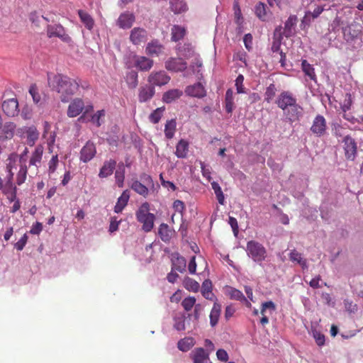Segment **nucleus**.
Segmentation results:
<instances>
[{"mask_svg": "<svg viewBox=\"0 0 363 363\" xmlns=\"http://www.w3.org/2000/svg\"><path fill=\"white\" fill-rule=\"evenodd\" d=\"M131 189L140 196L146 198L148 195L149 190L146 186L143 184L137 179H133L130 185Z\"/></svg>", "mask_w": 363, "mask_h": 363, "instance_id": "c756f323", "label": "nucleus"}, {"mask_svg": "<svg viewBox=\"0 0 363 363\" xmlns=\"http://www.w3.org/2000/svg\"><path fill=\"white\" fill-rule=\"evenodd\" d=\"M211 186L214 191L218 203L223 205L224 203L225 197L220 185L216 182H211Z\"/></svg>", "mask_w": 363, "mask_h": 363, "instance_id": "de8ad7c7", "label": "nucleus"}, {"mask_svg": "<svg viewBox=\"0 0 363 363\" xmlns=\"http://www.w3.org/2000/svg\"><path fill=\"white\" fill-rule=\"evenodd\" d=\"M170 79V76L163 70L152 72L147 78L148 82L154 87L155 86H162L166 85L169 82Z\"/></svg>", "mask_w": 363, "mask_h": 363, "instance_id": "1a4fd4ad", "label": "nucleus"}, {"mask_svg": "<svg viewBox=\"0 0 363 363\" xmlns=\"http://www.w3.org/2000/svg\"><path fill=\"white\" fill-rule=\"evenodd\" d=\"M186 67V62L180 57H171L165 62V68L171 72H183Z\"/></svg>", "mask_w": 363, "mask_h": 363, "instance_id": "9d476101", "label": "nucleus"}, {"mask_svg": "<svg viewBox=\"0 0 363 363\" xmlns=\"http://www.w3.org/2000/svg\"><path fill=\"white\" fill-rule=\"evenodd\" d=\"M186 34V30L184 27L174 25L171 28V40L177 42L182 40Z\"/></svg>", "mask_w": 363, "mask_h": 363, "instance_id": "cd10ccee", "label": "nucleus"}, {"mask_svg": "<svg viewBox=\"0 0 363 363\" xmlns=\"http://www.w3.org/2000/svg\"><path fill=\"white\" fill-rule=\"evenodd\" d=\"M185 319L186 317L182 313L176 314L174 318L173 327L178 331H182L185 330Z\"/></svg>", "mask_w": 363, "mask_h": 363, "instance_id": "a19ab883", "label": "nucleus"}, {"mask_svg": "<svg viewBox=\"0 0 363 363\" xmlns=\"http://www.w3.org/2000/svg\"><path fill=\"white\" fill-rule=\"evenodd\" d=\"M277 88L274 84H270L264 93V101L270 103L276 95Z\"/></svg>", "mask_w": 363, "mask_h": 363, "instance_id": "09e8293b", "label": "nucleus"}, {"mask_svg": "<svg viewBox=\"0 0 363 363\" xmlns=\"http://www.w3.org/2000/svg\"><path fill=\"white\" fill-rule=\"evenodd\" d=\"M346 160L354 161L357 155V143L350 135H345L342 140Z\"/></svg>", "mask_w": 363, "mask_h": 363, "instance_id": "423d86ee", "label": "nucleus"}, {"mask_svg": "<svg viewBox=\"0 0 363 363\" xmlns=\"http://www.w3.org/2000/svg\"><path fill=\"white\" fill-rule=\"evenodd\" d=\"M104 116H105V111L103 109L99 110V111H96V113H94L91 116V121L92 123L96 125L97 127H99L101 125V118H104Z\"/></svg>", "mask_w": 363, "mask_h": 363, "instance_id": "13d9d810", "label": "nucleus"}, {"mask_svg": "<svg viewBox=\"0 0 363 363\" xmlns=\"http://www.w3.org/2000/svg\"><path fill=\"white\" fill-rule=\"evenodd\" d=\"M291 0H267V3L271 7L277 6L279 9H284L289 5Z\"/></svg>", "mask_w": 363, "mask_h": 363, "instance_id": "052dcab7", "label": "nucleus"}, {"mask_svg": "<svg viewBox=\"0 0 363 363\" xmlns=\"http://www.w3.org/2000/svg\"><path fill=\"white\" fill-rule=\"evenodd\" d=\"M135 21V16L133 13L125 11L120 14L116 23L118 28L125 30L130 28Z\"/></svg>", "mask_w": 363, "mask_h": 363, "instance_id": "9b49d317", "label": "nucleus"}, {"mask_svg": "<svg viewBox=\"0 0 363 363\" xmlns=\"http://www.w3.org/2000/svg\"><path fill=\"white\" fill-rule=\"evenodd\" d=\"M153 64L152 60L145 56H135V66L140 71H149L152 67Z\"/></svg>", "mask_w": 363, "mask_h": 363, "instance_id": "aec40b11", "label": "nucleus"}, {"mask_svg": "<svg viewBox=\"0 0 363 363\" xmlns=\"http://www.w3.org/2000/svg\"><path fill=\"white\" fill-rule=\"evenodd\" d=\"M150 205L145 202L143 203L136 212L138 220L143 224V227H154L155 216L149 212Z\"/></svg>", "mask_w": 363, "mask_h": 363, "instance_id": "20e7f679", "label": "nucleus"}, {"mask_svg": "<svg viewBox=\"0 0 363 363\" xmlns=\"http://www.w3.org/2000/svg\"><path fill=\"white\" fill-rule=\"evenodd\" d=\"M301 67L303 72L306 76H308L311 80H316V75L315 69L311 65H310L306 60H303L301 62Z\"/></svg>", "mask_w": 363, "mask_h": 363, "instance_id": "79ce46f5", "label": "nucleus"}, {"mask_svg": "<svg viewBox=\"0 0 363 363\" xmlns=\"http://www.w3.org/2000/svg\"><path fill=\"white\" fill-rule=\"evenodd\" d=\"M289 259L291 262L298 264L303 269H308V264L306 259H304L301 253L295 250H293L289 253Z\"/></svg>", "mask_w": 363, "mask_h": 363, "instance_id": "473e14b6", "label": "nucleus"}, {"mask_svg": "<svg viewBox=\"0 0 363 363\" xmlns=\"http://www.w3.org/2000/svg\"><path fill=\"white\" fill-rule=\"evenodd\" d=\"M183 95V91L179 89H172L165 91L162 95V101L166 104H170L179 99Z\"/></svg>", "mask_w": 363, "mask_h": 363, "instance_id": "393cba45", "label": "nucleus"}, {"mask_svg": "<svg viewBox=\"0 0 363 363\" xmlns=\"http://www.w3.org/2000/svg\"><path fill=\"white\" fill-rule=\"evenodd\" d=\"M297 18L296 16H290L285 23L284 30L285 32L291 33V28L296 25Z\"/></svg>", "mask_w": 363, "mask_h": 363, "instance_id": "e2e57ef3", "label": "nucleus"}, {"mask_svg": "<svg viewBox=\"0 0 363 363\" xmlns=\"http://www.w3.org/2000/svg\"><path fill=\"white\" fill-rule=\"evenodd\" d=\"M247 254L253 259L254 262L261 263L267 257V250L265 247L256 241H249L247 244Z\"/></svg>", "mask_w": 363, "mask_h": 363, "instance_id": "7ed1b4c3", "label": "nucleus"}, {"mask_svg": "<svg viewBox=\"0 0 363 363\" xmlns=\"http://www.w3.org/2000/svg\"><path fill=\"white\" fill-rule=\"evenodd\" d=\"M163 45L158 40H152L148 43L145 48L146 53L151 56H158L163 52Z\"/></svg>", "mask_w": 363, "mask_h": 363, "instance_id": "bb28decb", "label": "nucleus"}, {"mask_svg": "<svg viewBox=\"0 0 363 363\" xmlns=\"http://www.w3.org/2000/svg\"><path fill=\"white\" fill-rule=\"evenodd\" d=\"M96 153L95 145L88 141L80 151V160L86 163L91 160Z\"/></svg>", "mask_w": 363, "mask_h": 363, "instance_id": "2eb2a0df", "label": "nucleus"}, {"mask_svg": "<svg viewBox=\"0 0 363 363\" xmlns=\"http://www.w3.org/2000/svg\"><path fill=\"white\" fill-rule=\"evenodd\" d=\"M313 337L318 346H323L325 344V336L320 332L313 330L312 331Z\"/></svg>", "mask_w": 363, "mask_h": 363, "instance_id": "0e129e2a", "label": "nucleus"}, {"mask_svg": "<svg viewBox=\"0 0 363 363\" xmlns=\"http://www.w3.org/2000/svg\"><path fill=\"white\" fill-rule=\"evenodd\" d=\"M282 37L279 34L278 37L276 36V34L274 33L273 42L272 44L271 50L273 53L278 52L279 53L280 51H282L281 50V42Z\"/></svg>", "mask_w": 363, "mask_h": 363, "instance_id": "6e6d98bb", "label": "nucleus"}, {"mask_svg": "<svg viewBox=\"0 0 363 363\" xmlns=\"http://www.w3.org/2000/svg\"><path fill=\"white\" fill-rule=\"evenodd\" d=\"M127 82L130 88H135L138 86V74L137 72L132 71L127 75Z\"/></svg>", "mask_w": 363, "mask_h": 363, "instance_id": "864d4df0", "label": "nucleus"}, {"mask_svg": "<svg viewBox=\"0 0 363 363\" xmlns=\"http://www.w3.org/2000/svg\"><path fill=\"white\" fill-rule=\"evenodd\" d=\"M147 39V32L145 29L135 27L130 31V40L134 45H140Z\"/></svg>", "mask_w": 363, "mask_h": 363, "instance_id": "4468645a", "label": "nucleus"}, {"mask_svg": "<svg viewBox=\"0 0 363 363\" xmlns=\"http://www.w3.org/2000/svg\"><path fill=\"white\" fill-rule=\"evenodd\" d=\"M116 184L120 188L123 187L125 180V168L123 163L118 164V170L115 173Z\"/></svg>", "mask_w": 363, "mask_h": 363, "instance_id": "c03bdc74", "label": "nucleus"}, {"mask_svg": "<svg viewBox=\"0 0 363 363\" xmlns=\"http://www.w3.org/2000/svg\"><path fill=\"white\" fill-rule=\"evenodd\" d=\"M195 345V341L193 337H187L180 340L178 342L177 346L179 350L182 352L189 351Z\"/></svg>", "mask_w": 363, "mask_h": 363, "instance_id": "58836bf2", "label": "nucleus"}, {"mask_svg": "<svg viewBox=\"0 0 363 363\" xmlns=\"http://www.w3.org/2000/svg\"><path fill=\"white\" fill-rule=\"evenodd\" d=\"M0 190L2 191V192L7 195V197L9 199H10L11 201H13L16 199V187L15 186V194L13 196V190L10 189L9 186L7 187V182L5 184H3L2 179L0 178Z\"/></svg>", "mask_w": 363, "mask_h": 363, "instance_id": "49530a36", "label": "nucleus"}, {"mask_svg": "<svg viewBox=\"0 0 363 363\" xmlns=\"http://www.w3.org/2000/svg\"><path fill=\"white\" fill-rule=\"evenodd\" d=\"M255 14L260 18L264 20L266 16V6L262 2H259L255 6Z\"/></svg>", "mask_w": 363, "mask_h": 363, "instance_id": "5fc2aeb1", "label": "nucleus"}, {"mask_svg": "<svg viewBox=\"0 0 363 363\" xmlns=\"http://www.w3.org/2000/svg\"><path fill=\"white\" fill-rule=\"evenodd\" d=\"M234 97L233 91L231 89H228L225 93V111L228 113H231L234 109Z\"/></svg>", "mask_w": 363, "mask_h": 363, "instance_id": "ea45409f", "label": "nucleus"}, {"mask_svg": "<svg viewBox=\"0 0 363 363\" xmlns=\"http://www.w3.org/2000/svg\"><path fill=\"white\" fill-rule=\"evenodd\" d=\"M47 35L49 38L57 37L66 43L72 42L71 37L66 33L65 28L60 24L48 25Z\"/></svg>", "mask_w": 363, "mask_h": 363, "instance_id": "6e6552de", "label": "nucleus"}, {"mask_svg": "<svg viewBox=\"0 0 363 363\" xmlns=\"http://www.w3.org/2000/svg\"><path fill=\"white\" fill-rule=\"evenodd\" d=\"M221 313V305L218 302H214L213 308L210 313V324L212 327H214L217 325L219 317Z\"/></svg>", "mask_w": 363, "mask_h": 363, "instance_id": "c85d7f7f", "label": "nucleus"}, {"mask_svg": "<svg viewBox=\"0 0 363 363\" xmlns=\"http://www.w3.org/2000/svg\"><path fill=\"white\" fill-rule=\"evenodd\" d=\"M225 294L231 299L245 302L247 306H250L251 303L247 301L244 294L238 289H236L231 286H227L225 288Z\"/></svg>", "mask_w": 363, "mask_h": 363, "instance_id": "4be33fe9", "label": "nucleus"}, {"mask_svg": "<svg viewBox=\"0 0 363 363\" xmlns=\"http://www.w3.org/2000/svg\"><path fill=\"white\" fill-rule=\"evenodd\" d=\"M18 155L17 153H11L9 155L6 160V171L8 174L6 176L7 179V187L13 190V196L15 194V186L13 183V172H12L13 168H16L17 162H18Z\"/></svg>", "mask_w": 363, "mask_h": 363, "instance_id": "39448f33", "label": "nucleus"}, {"mask_svg": "<svg viewBox=\"0 0 363 363\" xmlns=\"http://www.w3.org/2000/svg\"><path fill=\"white\" fill-rule=\"evenodd\" d=\"M327 124L325 118L321 115L315 116L311 127V132L316 136L323 135L326 131Z\"/></svg>", "mask_w": 363, "mask_h": 363, "instance_id": "f8f14e48", "label": "nucleus"}, {"mask_svg": "<svg viewBox=\"0 0 363 363\" xmlns=\"http://www.w3.org/2000/svg\"><path fill=\"white\" fill-rule=\"evenodd\" d=\"M81 22L86 29L91 30L95 25L94 20L91 16L84 10L79 9L77 11Z\"/></svg>", "mask_w": 363, "mask_h": 363, "instance_id": "a878e982", "label": "nucleus"}, {"mask_svg": "<svg viewBox=\"0 0 363 363\" xmlns=\"http://www.w3.org/2000/svg\"><path fill=\"white\" fill-rule=\"evenodd\" d=\"M28 240L27 233H24L23 236L20 238V240L15 243L14 247L16 250L21 251L25 247Z\"/></svg>", "mask_w": 363, "mask_h": 363, "instance_id": "69168bd1", "label": "nucleus"}, {"mask_svg": "<svg viewBox=\"0 0 363 363\" xmlns=\"http://www.w3.org/2000/svg\"><path fill=\"white\" fill-rule=\"evenodd\" d=\"M244 77L242 74H240L236 79H235V86L238 94H243L245 93V88L243 84Z\"/></svg>", "mask_w": 363, "mask_h": 363, "instance_id": "680f3d73", "label": "nucleus"}, {"mask_svg": "<svg viewBox=\"0 0 363 363\" xmlns=\"http://www.w3.org/2000/svg\"><path fill=\"white\" fill-rule=\"evenodd\" d=\"M43 150L44 148L43 145H38L36 146L29 160L30 166H38V164L40 163L43 154Z\"/></svg>", "mask_w": 363, "mask_h": 363, "instance_id": "2f4dec72", "label": "nucleus"}, {"mask_svg": "<svg viewBox=\"0 0 363 363\" xmlns=\"http://www.w3.org/2000/svg\"><path fill=\"white\" fill-rule=\"evenodd\" d=\"M173 208L174 209L175 213L172 216V224H179L175 221V220H180L181 223H179V227H183L182 212L185 208L184 202L180 200H176L173 203Z\"/></svg>", "mask_w": 363, "mask_h": 363, "instance_id": "f3484780", "label": "nucleus"}, {"mask_svg": "<svg viewBox=\"0 0 363 363\" xmlns=\"http://www.w3.org/2000/svg\"><path fill=\"white\" fill-rule=\"evenodd\" d=\"M29 93L31 95L33 100L35 104H38L40 101L41 97L40 94L38 92V89L36 84H33L30 85L29 88Z\"/></svg>", "mask_w": 363, "mask_h": 363, "instance_id": "bf43d9fd", "label": "nucleus"}, {"mask_svg": "<svg viewBox=\"0 0 363 363\" xmlns=\"http://www.w3.org/2000/svg\"><path fill=\"white\" fill-rule=\"evenodd\" d=\"M186 267V259L179 254L173 255L172 269L182 272Z\"/></svg>", "mask_w": 363, "mask_h": 363, "instance_id": "c9c22d12", "label": "nucleus"}, {"mask_svg": "<svg viewBox=\"0 0 363 363\" xmlns=\"http://www.w3.org/2000/svg\"><path fill=\"white\" fill-rule=\"evenodd\" d=\"M2 111L9 117L17 116L18 109V102L16 99H9L4 101L1 106Z\"/></svg>", "mask_w": 363, "mask_h": 363, "instance_id": "ddd939ff", "label": "nucleus"}, {"mask_svg": "<svg viewBox=\"0 0 363 363\" xmlns=\"http://www.w3.org/2000/svg\"><path fill=\"white\" fill-rule=\"evenodd\" d=\"M191 357L194 363H210L209 354L202 347L194 349L191 352Z\"/></svg>", "mask_w": 363, "mask_h": 363, "instance_id": "a211bd4d", "label": "nucleus"}, {"mask_svg": "<svg viewBox=\"0 0 363 363\" xmlns=\"http://www.w3.org/2000/svg\"><path fill=\"white\" fill-rule=\"evenodd\" d=\"M28 169L26 164H21L20 165V169L16 176V184L21 186L23 184L26 179Z\"/></svg>", "mask_w": 363, "mask_h": 363, "instance_id": "a18cd8bd", "label": "nucleus"}, {"mask_svg": "<svg viewBox=\"0 0 363 363\" xmlns=\"http://www.w3.org/2000/svg\"><path fill=\"white\" fill-rule=\"evenodd\" d=\"M216 357L221 362H227L229 359L228 352L223 349H219L217 350Z\"/></svg>", "mask_w": 363, "mask_h": 363, "instance_id": "774afa93", "label": "nucleus"}, {"mask_svg": "<svg viewBox=\"0 0 363 363\" xmlns=\"http://www.w3.org/2000/svg\"><path fill=\"white\" fill-rule=\"evenodd\" d=\"M158 235L162 241L168 242L175 235V231L174 228H158Z\"/></svg>", "mask_w": 363, "mask_h": 363, "instance_id": "37998d69", "label": "nucleus"}, {"mask_svg": "<svg viewBox=\"0 0 363 363\" xmlns=\"http://www.w3.org/2000/svg\"><path fill=\"white\" fill-rule=\"evenodd\" d=\"M26 142L30 146H33L39 138V133L35 126L26 128Z\"/></svg>", "mask_w": 363, "mask_h": 363, "instance_id": "f704fd0d", "label": "nucleus"}, {"mask_svg": "<svg viewBox=\"0 0 363 363\" xmlns=\"http://www.w3.org/2000/svg\"><path fill=\"white\" fill-rule=\"evenodd\" d=\"M130 191L126 189L123 191L121 195L118 197L117 202L114 206V212L116 213H121L125 207L127 206L130 199Z\"/></svg>", "mask_w": 363, "mask_h": 363, "instance_id": "5701e85b", "label": "nucleus"}, {"mask_svg": "<svg viewBox=\"0 0 363 363\" xmlns=\"http://www.w3.org/2000/svg\"><path fill=\"white\" fill-rule=\"evenodd\" d=\"M277 106L283 110L291 121L298 120L303 114V108L297 103L296 98L288 91L279 94L276 101Z\"/></svg>", "mask_w": 363, "mask_h": 363, "instance_id": "f03ea898", "label": "nucleus"}, {"mask_svg": "<svg viewBox=\"0 0 363 363\" xmlns=\"http://www.w3.org/2000/svg\"><path fill=\"white\" fill-rule=\"evenodd\" d=\"M276 311V305L272 301H266L262 303L261 314L267 313V311L271 314Z\"/></svg>", "mask_w": 363, "mask_h": 363, "instance_id": "3c124183", "label": "nucleus"}, {"mask_svg": "<svg viewBox=\"0 0 363 363\" xmlns=\"http://www.w3.org/2000/svg\"><path fill=\"white\" fill-rule=\"evenodd\" d=\"M21 129H17V125L14 122L6 121L1 124L0 128V141L5 142L11 140L13 138L17 133L20 132Z\"/></svg>", "mask_w": 363, "mask_h": 363, "instance_id": "0eeeda50", "label": "nucleus"}, {"mask_svg": "<svg viewBox=\"0 0 363 363\" xmlns=\"http://www.w3.org/2000/svg\"><path fill=\"white\" fill-rule=\"evenodd\" d=\"M201 294L208 300L213 301L216 299V296L212 292V283L211 280L206 279L202 283Z\"/></svg>", "mask_w": 363, "mask_h": 363, "instance_id": "7c9ffc66", "label": "nucleus"}, {"mask_svg": "<svg viewBox=\"0 0 363 363\" xmlns=\"http://www.w3.org/2000/svg\"><path fill=\"white\" fill-rule=\"evenodd\" d=\"M184 284L187 290L193 292L198 291L200 287L199 284L191 278H186Z\"/></svg>", "mask_w": 363, "mask_h": 363, "instance_id": "8fccbe9b", "label": "nucleus"}, {"mask_svg": "<svg viewBox=\"0 0 363 363\" xmlns=\"http://www.w3.org/2000/svg\"><path fill=\"white\" fill-rule=\"evenodd\" d=\"M58 164V156L57 155H53L51 160L49 161V173H53L57 169V166Z\"/></svg>", "mask_w": 363, "mask_h": 363, "instance_id": "338daca9", "label": "nucleus"}, {"mask_svg": "<svg viewBox=\"0 0 363 363\" xmlns=\"http://www.w3.org/2000/svg\"><path fill=\"white\" fill-rule=\"evenodd\" d=\"M155 87L150 85L141 86L139 89L138 99L140 102H146L150 100L155 95Z\"/></svg>", "mask_w": 363, "mask_h": 363, "instance_id": "412c9836", "label": "nucleus"}, {"mask_svg": "<svg viewBox=\"0 0 363 363\" xmlns=\"http://www.w3.org/2000/svg\"><path fill=\"white\" fill-rule=\"evenodd\" d=\"M84 109V103L82 99H74L69 105L67 108V116L69 118H74L79 116Z\"/></svg>", "mask_w": 363, "mask_h": 363, "instance_id": "dca6fc26", "label": "nucleus"}, {"mask_svg": "<svg viewBox=\"0 0 363 363\" xmlns=\"http://www.w3.org/2000/svg\"><path fill=\"white\" fill-rule=\"evenodd\" d=\"M164 108H157L150 115V120L153 123H157L162 116V112Z\"/></svg>", "mask_w": 363, "mask_h": 363, "instance_id": "4d7b16f0", "label": "nucleus"}, {"mask_svg": "<svg viewBox=\"0 0 363 363\" xmlns=\"http://www.w3.org/2000/svg\"><path fill=\"white\" fill-rule=\"evenodd\" d=\"M185 92L189 96L197 98H203L206 96L205 88L200 82L188 86L185 89Z\"/></svg>", "mask_w": 363, "mask_h": 363, "instance_id": "6ab92c4d", "label": "nucleus"}, {"mask_svg": "<svg viewBox=\"0 0 363 363\" xmlns=\"http://www.w3.org/2000/svg\"><path fill=\"white\" fill-rule=\"evenodd\" d=\"M189 143L187 141L182 139L179 141L176 146L175 155L179 158H184L188 152Z\"/></svg>", "mask_w": 363, "mask_h": 363, "instance_id": "e433bc0d", "label": "nucleus"}, {"mask_svg": "<svg viewBox=\"0 0 363 363\" xmlns=\"http://www.w3.org/2000/svg\"><path fill=\"white\" fill-rule=\"evenodd\" d=\"M116 166V161L114 160H109L104 162L103 166L100 169L99 177L100 178H106L111 175Z\"/></svg>", "mask_w": 363, "mask_h": 363, "instance_id": "b1692460", "label": "nucleus"}, {"mask_svg": "<svg viewBox=\"0 0 363 363\" xmlns=\"http://www.w3.org/2000/svg\"><path fill=\"white\" fill-rule=\"evenodd\" d=\"M48 82L49 86L60 94V100L67 103L79 90V82L62 74H48Z\"/></svg>", "mask_w": 363, "mask_h": 363, "instance_id": "f257e3e1", "label": "nucleus"}, {"mask_svg": "<svg viewBox=\"0 0 363 363\" xmlns=\"http://www.w3.org/2000/svg\"><path fill=\"white\" fill-rule=\"evenodd\" d=\"M177 130V123L175 119H171L166 122L164 126V135L167 139H172Z\"/></svg>", "mask_w": 363, "mask_h": 363, "instance_id": "4c0bfd02", "label": "nucleus"}, {"mask_svg": "<svg viewBox=\"0 0 363 363\" xmlns=\"http://www.w3.org/2000/svg\"><path fill=\"white\" fill-rule=\"evenodd\" d=\"M182 306L185 311H189L196 306V298L194 296L186 297L182 301Z\"/></svg>", "mask_w": 363, "mask_h": 363, "instance_id": "603ef678", "label": "nucleus"}, {"mask_svg": "<svg viewBox=\"0 0 363 363\" xmlns=\"http://www.w3.org/2000/svg\"><path fill=\"white\" fill-rule=\"evenodd\" d=\"M171 10L176 14L187 11L188 7L184 0H172L170 1Z\"/></svg>", "mask_w": 363, "mask_h": 363, "instance_id": "72a5a7b5", "label": "nucleus"}]
</instances>
